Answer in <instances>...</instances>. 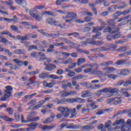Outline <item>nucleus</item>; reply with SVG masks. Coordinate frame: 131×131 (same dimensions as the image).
Segmentation results:
<instances>
[{
	"mask_svg": "<svg viewBox=\"0 0 131 131\" xmlns=\"http://www.w3.org/2000/svg\"><path fill=\"white\" fill-rule=\"evenodd\" d=\"M121 131H130V129L128 127H126V125H123Z\"/></svg>",
	"mask_w": 131,
	"mask_h": 131,
	"instance_id": "59",
	"label": "nucleus"
},
{
	"mask_svg": "<svg viewBox=\"0 0 131 131\" xmlns=\"http://www.w3.org/2000/svg\"><path fill=\"white\" fill-rule=\"evenodd\" d=\"M127 41H128V40L127 39H125L124 40H119L116 41L115 43H116L117 45H119L122 43H125V42H127Z\"/></svg>",
	"mask_w": 131,
	"mask_h": 131,
	"instance_id": "45",
	"label": "nucleus"
},
{
	"mask_svg": "<svg viewBox=\"0 0 131 131\" xmlns=\"http://www.w3.org/2000/svg\"><path fill=\"white\" fill-rule=\"evenodd\" d=\"M61 35V32L59 31L57 32V33H52V37H59Z\"/></svg>",
	"mask_w": 131,
	"mask_h": 131,
	"instance_id": "54",
	"label": "nucleus"
},
{
	"mask_svg": "<svg viewBox=\"0 0 131 131\" xmlns=\"http://www.w3.org/2000/svg\"><path fill=\"white\" fill-rule=\"evenodd\" d=\"M38 120H39V117L37 116L35 117L32 118V119H30L29 120V122H32L33 121H37Z\"/></svg>",
	"mask_w": 131,
	"mask_h": 131,
	"instance_id": "46",
	"label": "nucleus"
},
{
	"mask_svg": "<svg viewBox=\"0 0 131 131\" xmlns=\"http://www.w3.org/2000/svg\"><path fill=\"white\" fill-rule=\"evenodd\" d=\"M77 14L75 12H69L66 15V17H63V19H76Z\"/></svg>",
	"mask_w": 131,
	"mask_h": 131,
	"instance_id": "8",
	"label": "nucleus"
},
{
	"mask_svg": "<svg viewBox=\"0 0 131 131\" xmlns=\"http://www.w3.org/2000/svg\"><path fill=\"white\" fill-rule=\"evenodd\" d=\"M5 89L6 90H4V96L1 98V101H7V99L12 96L11 91H13V88L11 86L7 85Z\"/></svg>",
	"mask_w": 131,
	"mask_h": 131,
	"instance_id": "2",
	"label": "nucleus"
},
{
	"mask_svg": "<svg viewBox=\"0 0 131 131\" xmlns=\"http://www.w3.org/2000/svg\"><path fill=\"white\" fill-rule=\"evenodd\" d=\"M16 3H17L18 5H21L22 7H26V5L27 4L26 2H23L24 0H15Z\"/></svg>",
	"mask_w": 131,
	"mask_h": 131,
	"instance_id": "27",
	"label": "nucleus"
},
{
	"mask_svg": "<svg viewBox=\"0 0 131 131\" xmlns=\"http://www.w3.org/2000/svg\"><path fill=\"white\" fill-rule=\"evenodd\" d=\"M129 84H131V80L129 79L126 80L125 81H124L123 86H128Z\"/></svg>",
	"mask_w": 131,
	"mask_h": 131,
	"instance_id": "42",
	"label": "nucleus"
},
{
	"mask_svg": "<svg viewBox=\"0 0 131 131\" xmlns=\"http://www.w3.org/2000/svg\"><path fill=\"white\" fill-rule=\"evenodd\" d=\"M84 100L80 98H78L77 99H75V103H83Z\"/></svg>",
	"mask_w": 131,
	"mask_h": 131,
	"instance_id": "60",
	"label": "nucleus"
},
{
	"mask_svg": "<svg viewBox=\"0 0 131 131\" xmlns=\"http://www.w3.org/2000/svg\"><path fill=\"white\" fill-rule=\"evenodd\" d=\"M124 63H125V60H118L116 64H117V65H122L124 64Z\"/></svg>",
	"mask_w": 131,
	"mask_h": 131,
	"instance_id": "61",
	"label": "nucleus"
},
{
	"mask_svg": "<svg viewBox=\"0 0 131 131\" xmlns=\"http://www.w3.org/2000/svg\"><path fill=\"white\" fill-rule=\"evenodd\" d=\"M113 64V61H107L104 62H101L99 63V66H101V67H108V66H110V65H112Z\"/></svg>",
	"mask_w": 131,
	"mask_h": 131,
	"instance_id": "10",
	"label": "nucleus"
},
{
	"mask_svg": "<svg viewBox=\"0 0 131 131\" xmlns=\"http://www.w3.org/2000/svg\"><path fill=\"white\" fill-rule=\"evenodd\" d=\"M93 93H91L89 91H85L81 93V98H88L89 97H92Z\"/></svg>",
	"mask_w": 131,
	"mask_h": 131,
	"instance_id": "9",
	"label": "nucleus"
},
{
	"mask_svg": "<svg viewBox=\"0 0 131 131\" xmlns=\"http://www.w3.org/2000/svg\"><path fill=\"white\" fill-rule=\"evenodd\" d=\"M16 38L18 39V40H27L26 34L25 36L17 35L16 36Z\"/></svg>",
	"mask_w": 131,
	"mask_h": 131,
	"instance_id": "31",
	"label": "nucleus"
},
{
	"mask_svg": "<svg viewBox=\"0 0 131 131\" xmlns=\"http://www.w3.org/2000/svg\"><path fill=\"white\" fill-rule=\"evenodd\" d=\"M43 15H45V12L40 13L38 11H36V14H35L32 17L37 21H41V20H42Z\"/></svg>",
	"mask_w": 131,
	"mask_h": 131,
	"instance_id": "4",
	"label": "nucleus"
},
{
	"mask_svg": "<svg viewBox=\"0 0 131 131\" xmlns=\"http://www.w3.org/2000/svg\"><path fill=\"white\" fill-rule=\"evenodd\" d=\"M109 51V48L105 47L97 48V52H107Z\"/></svg>",
	"mask_w": 131,
	"mask_h": 131,
	"instance_id": "22",
	"label": "nucleus"
},
{
	"mask_svg": "<svg viewBox=\"0 0 131 131\" xmlns=\"http://www.w3.org/2000/svg\"><path fill=\"white\" fill-rule=\"evenodd\" d=\"M60 96L62 98L64 97H68V92L65 91H62L59 92Z\"/></svg>",
	"mask_w": 131,
	"mask_h": 131,
	"instance_id": "33",
	"label": "nucleus"
},
{
	"mask_svg": "<svg viewBox=\"0 0 131 131\" xmlns=\"http://www.w3.org/2000/svg\"><path fill=\"white\" fill-rule=\"evenodd\" d=\"M36 12H37V11H36V10L35 9H34V8L31 9L30 10V16H31V17H33V16H34L35 14H36Z\"/></svg>",
	"mask_w": 131,
	"mask_h": 131,
	"instance_id": "39",
	"label": "nucleus"
},
{
	"mask_svg": "<svg viewBox=\"0 0 131 131\" xmlns=\"http://www.w3.org/2000/svg\"><path fill=\"white\" fill-rule=\"evenodd\" d=\"M62 64H65L66 65H67V64H70V63H73V60H72V58H69L68 59L63 61L61 62Z\"/></svg>",
	"mask_w": 131,
	"mask_h": 131,
	"instance_id": "29",
	"label": "nucleus"
},
{
	"mask_svg": "<svg viewBox=\"0 0 131 131\" xmlns=\"http://www.w3.org/2000/svg\"><path fill=\"white\" fill-rule=\"evenodd\" d=\"M27 40H28L29 38H37V35L33 33L26 34Z\"/></svg>",
	"mask_w": 131,
	"mask_h": 131,
	"instance_id": "18",
	"label": "nucleus"
},
{
	"mask_svg": "<svg viewBox=\"0 0 131 131\" xmlns=\"http://www.w3.org/2000/svg\"><path fill=\"white\" fill-rule=\"evenodd\" d=\"M42 35H44V36H46V37H49V38L52 37V33L49 34L44 32V33H42Z\"/></svg>",
	"mask_w": 131,
	"mask_h": 131,
	"instance_id": "56",
	"label": "nucleus"
},
{
	"mask_svg": "<svg viewBox=\"0 0 131 131\" xmlns=\"http://www.w3.org/2000/svg\"><path fill=\"white\" fill-rule=\"evenodd\" d=\"M111 124H112V122L111 121L108 120L107 121L105 124V127L109 129L110 131L113 130V128L111 127Z\"/></svg>",
	"mask_w": 131,
	"mask_h": 131,
	"instance_id": "14",
	"label": "nucleus"
},
{
	"mask_svg": "<svg viewBox=\"0 0 131 131\" xmlns=\"http://www.w3.org/2000/svg\"><path fill=\"white\" fill-rule=\"evenodd\" d=\"M108 92L111 94H115V93H118L119 90L118 88H108Z\"/></svg>",
	"mask_w": 131,
	"mask_h": 131,
	"instance_id": "23",
	"label": "nucleus"
},
{
	"mask_svg": "<svg viewBox=\"0 0 131 131\" xmlns=\"http://www.w3.org/2000/svg\"><path fill=\"white\" fill-rule=\"evenodd\" d=\"M3 119V120H6V121H10V122H12V121H14V119L12 118H9L7 116H4Z\"/></svg>",
	"mask_w": 131,
	"mask_h": 131,
	"instance_id": "48",
	"label": "nucleus"
},
{
	"mask_svg": "<svg viewBox=\"0 0 131 131\" xmlns=\"http://www.w3.org/2000/svg\"><path fill=\"white\" fill-rule=\"evenodd\" d=\"M68 128H71L72 129H78L79 128V126L74 125L73 124H70L69 126H68Z\"/></svg>",
	"mask_w": 131,
	"mask_h": 131,
	"instance_id": "36",
	"label": "nucleus"
},
{
	"mask_svg": "<svg viewBox=\"0 0 131 131\" xmlns=\"http://www.w3.org/2000/svg\"><path fill=\"white\" fill-rule=\"evenodd\" d=\"M66 102H68V103H75V98H69L66 99Z\"/></svg>",
	"mask_w": 131,
	"mask_h": 131,
	"instance_id": "47",
	"label": "nucleus"
},
{
	"mask_svg": "<svg viewBox=\"0 0 131 131\" xmlns=\"http://www.w3.org/2000/svg\"><path fill=\"white\" fill-rule=\"evenodd\" d=\"M33 49L38 50V49L37 48V46H36V45H32L29 48V51H32Z\"/></svg>",
	"mask_w": 131,
	"mask_h": 131,
	"instance_id": "62",
	"label": "nucleus"
},
{
	"mask_svg": "<svg viewBox=\"0 0 131 131\" xmlns=\"http://www.w3.org/2000/svg\"><path fill=\"white\" fill-rule=\"evenodd\" d=\"M14 117L17 121H19L20 120V114L18 112L15 113Z\"/></svg>",
	"mask_w": 131,
	"mask_h": 131,
	"instance_id": "49",
	"label": "nucleus"
},
{
	"mask_svg": "<svg viewBox=\"0 0 131 131\" xmlns=\"http://www.w3.org/2000/svg\"><path fill=\"white\" fill-rule=\"evenodd\" d=\"M53 43L54 46H55V47H63V46H64V42H61V43L53 42Z\"/></svg>",
	"mask_w": 131,
	"mask_h": 131,
	"instance_id": "58",
	"label": "nucleus"
},
{
	"mask_svg": "<svg viewBox=\"0 0 131 131\" xmlns=\"http://www.w3.org/2000/svg\"><path fill=\"white\" fill-rule=\"evenodd\" d=\"M14 53L15 54H25V50L24 49H17L14 51Z\"/></svg>",
	"mask_w": 131,
	"mask_h": 131,
	"instance_id": "30",
	"label": "nucleus"
},
{
	"mask_svg": "<svg viewBox=\"0 0 131 131\" xmlns=\"http://www.w3.org/2000/svg\"><path fill=\"white\" fill-rule=\"evenodd\" d=\"M101 74L104 75V76H108L109 74L111 73H114L115 71H116V69L114 68L113 67H107L105 68H103L102 69Z\"/></svg>",
	"mask_w": 131,
	"mask_h": 131,
	"instance_id": "3",
	"label": "nucleus"
},
{
	"mask_svg": "<svg viewBox=\"0 0 131 131\" xmlns=\"http://www.w3.org/2000/svg\"><path fill=\"white\" fill-rule=\"evenodd\" d=\"M72 84L73 86L75 87V89L78 91L79 90V85L77 84V82L76 81H72Z\"/></svg>",
	"mask_w": 131,
	"mask_h": 131,
	"instance_id": "37",
	"label": "nucleus"
},
{
	"mask_svg": "<svg viewBox=\"0 0 131 131\" xmlns=\"http://www.w3.org/2000/svg\"><path fill=\"white\" fill-rule=\"evenodd\" d=\"M36 58L38 61H43V60H47V57L45 53L41 52H39L37 54Z\"/></svg>",
	"mask_w": 131,
	"mask_h": 131,
	"instance_id": "6",
	"label": "nucleus"
},
{
	"mask_svg": "<svg viewBox=\"0 0 131 131\" xmlns=\"http://www.w3.org/2000/svg\"><path fill=\"white\" fill-rule=\"evenodd\" d=\"M1 33V35H8V36H9L10 38H13V39H15V36H13V35H12L10 31L8 30L3 31Z\"/></svg>",
	"mask_w": 131,
	"mask_h": 131,
	"instance_id": "11",
	"label": "nucleus"
},
{
	"mask_svg": "<svg viewBox=\"0 0 131 131\" xmlns=\"http://www.w3.org/2000/svg\"><path fill=\"white\" fill-rule=\"evenodd\" d=\"M76 94H77V91H71L68 92V96H73L76 95Z\"/></svg>",
	"mask_w": 131,
	"mask_h": 131,
	"instance_id": "55",
	"label": "nucleus"
},
{
	"mask_svg": "<svg viewBox=\"0 0 131 131\" xmlns=\"http://www.w3.org/2000/svg\"><path fill=\"white\" fill-rule=\"evenodd\" d=\"M82 11L80 12L82 15H87L88 12H89V10L86 9L85 8H82Z\"/></svg>",
	"mask_w": 131,
	"mask_h": 131,
	"instance_id": "57",
	"label": "nucleus"
},
{
	"mask_svg": "<svg viewBox=\"0 0 131 131\" xmlns=\"http://www.w3.org/2000/svg\"><path fill=\"white\" fill-rule=\"evenodd\" d=\"M55 126V125H45L41 128L42 130H51V129H53Z\"/></svg>",
	"mask_w": 131,
	"mask_h": 131,
	"instance_id": "16",
	"label": "nucleus"
},
{
	"mask_svg": "<svg viewBox=\"0 0 131 131\" xmlns=\"http://www.w3.org/2000/svg\"><path fill=\"white\" fill-rule=\"evenodd\" d=\"M59 39L62 41L65 42L66 43H68L69 45H74V43L73 41H71L68 39H66V38L60 37L59 38Z\"/></svg>",
	"mask_w": 131,
	"mask_h": 131,
	"instance_id": "15",
	"label": "nucleus"
},
{
	"mask_svg": "<svg viewBox=\"0 0 131 131\" xmlns=\"http://www.w3.org/2000/svg\"><path fill=\"white\" fill-rule=\"evenodd\" d=\"M118 97L111 98L106 100L107 104H111L113 101L116 100Z\"/></svg>",
	"mask_w": 131,
	"mask_h": 131,
	"instance_id": "50",
	"label": "nucleus"
},
{
	"mask_svg": "<svg viewBox=\"0 0 131 131\" xmlns=\"http://www.w3.org/2000/svg\"><path fill=\"white\" fill-rule=\"evenodd\" d=\"M6 111L9 113V114L12 115L13 114L14 111L13 110V108L11 107L7 108L6 109Z\"/></svg>",
	"mask_w": 131,
	"mask_h": 131,
	"instance_id": "63",
	"label": "nucleus"
},
{
	"mask_svg": "<svg viewBox=\"0 0 131 131\" xmlns=\"http://www.w3.org/2000/svg\"><path fill=\"white\" fill-rule=\"evenodd\" d=\"M46 22L50 25H55L57 23V20L55 18H48L47 19Z\"/></svg>",
	"mask_w": 131,
	"mask_h": 131,
	"instance_id": "12",
	"label": "nucleus"
},
{
	"mask_svg": "<svg viewBox=\"0 0 131 131\" xmlns=\"http://www.w3.org/2000/svg\"><path fill=\"white\" fill-rule=\"evenodd\" d=\"M121 36V34L120 33H117L116 34L114 35H108L106 37L107 40L111 41L112 39H117Z\"/></svg>",
	"mask_w": 131,
	"mask_h": 131,
	"instance_id": "7",
	"label": "nucleus"
},
{
	"mask_svg": "<svg viewBox=\"0 0 131 131\" xmlns=\"http://www.w3.org/2000/svg\"><path fill=\"white\" fill-rule=\"evenodd\" d=\"M107 77L111 79H116L117 78L118 76L117 75L113 74H109L107 76Z\"/></svg>",
	"mask_w": 131,
	"mask_h": 131,
	"instance_id": "40",
	"label": "nucleus"
},
{
	"mask_svg": "<svg viewBox=\"0 0 131 131\" xmlns=\"http://www.w3.org/2000/svg\"><path fill=\"white\" fill-rule=\"evenodd\" d=\"M90 111V108H82L81 110V113L83 114H88L89 113Z\"/></svg>",
	"mask_w": 131,
	"mask_h": 131,
	"instance_id": "44",
	"label": "nucleus"
},
{
	"mask_svg": "<svg viewBox=\"0 0 131 131\" xmlns=\"http://www.w3.org/2000/svg\"><path fill=\"white\" fill-rule=\"evenodd\" d=\"M107 22L111 25V26L113 27L115 26V24L117 23L115 19H107Z\"/></svg>",
	"mask_w": 131,
	"mask_h": 131,
	"instance_id": "25",
	"label": "nucleus"
},
{
	"mask_svg": "<svg viewBox=\"0 0 131 131\" xmlns=\"http://www.w3.org/2000/svg\"><path fill=\"white\" fill-rule=\"evenodd\" d=\"M122 92V94L126 97V98H129V97H130V95L128 92H123V91H128L127 89H123L121 90Z\"/></svg>",
	"mask_w": 131,
	"mask_h": 131,
	"instance_id": "35",
	"label": "nucleus"
},
{
	"mask_svg": "<svg viewBox=\"0 0 131 131\" xmlns=\"http://www.w3.org/2000/svg\"><path fill=\"white\" fill-rule=\"evenodd\" d=\"M118 51L119 52H125L126 51H127V47L122 46L118 49Z\"/></svg>",
	"mask_w": 131,
	"mask_h": 131,
	"instance_id": "38",
	"label": "nucleus"
},
{
	"mask_svg": "<svg viewBox=\"0 0 131 131\" xmlns=\"http://www.w3.org/2000/svg\"><path fill=\"white\" fill-rule=\"evenodd\" d=\"M63 3H66V1L65 0H57L56 1L57 6H61V4Z\"/></svg>",
	"mask_w": 131,
	"mask_h": 131,
	"instance_id": "52",
	"label": "nucleus"
},
{
	"mask_svg": "<svg viewBox=\"0 0 131 131\" xmlns=\"http://www.w3.org/2000/svg\"><path fill=\"white\" fill-rule=\"evenodd\" d=\"M38 125V123H31L27 125V126H29L26 128L27 131H33L35 128H36V126Z\"/></svg>",
	"mask_w": 131,
	"mask_h": 131,
	"instance_id": "5",
	"label": "nucleus"
},
{
	"mask_svg": "<svg viewBox=\"0 0 131 131\" xmlns=\"http://www.w3.org/2000/svg\"><path fill=\"white\" fill-rule=\"evenodd\" d=\"M130 72L128 70H122L120 72V75H128Z\"/></svg>",
	"mask_w": 131,
	"mask_h": 131,
	"instance_id": "20",
	"label": "nucleus"
},
{
	"mask_svg": "<svg viewBox=\"0 0 131 131\" xmlns=\"http://www.w3.org/2000/svg\"><path fill=\"white\" fill-rule=\"evenodd\" d=\"M85 62V58H79L78 59L77 61V66H80L82 63H84Z\"/></svg>",
	"mask_w": 131,
	"mask_h": 131,
	"instance_id": "21",
	"label": "nucleus"
},
{
	"mask_svg": "<svg viewBox=\"0 0 131 131\" xmlns=\"http://www.w3.org/2000/svg\"><path fill=\"white\" fill-rule=\"evenodd\" d=\"M94 128H95V126L92 125H86L81 127V129H86V130H90V129H93Z\"/></svg>",
	"mask_w": 131,
	"mask_h": 131,
	"instance_id": "24",
	"label": "nucleus"
},
{
	"mask_svg": "<svg viewBox=\"0 0 131 131\" xmlns=\"http://www.w3.org/2000/svg\"><path fill=\"white\" fill-rule=\"evenodd\" d=\"M92 75H100L102 74V72L98 70V67H96L95 69L91 71Z\"/></svg>",
	"mask_w": 131,
	"mask_h": 131,
	"instance_id": "13",
	"label": "nucleus"
},
{
	"mask_svg": "<svg viewBox=\"0 0 131 131\" xmlns=\"http://www.w3.org/2000/svg\"><path fill=\"white\" fill-rule=\"evenodd\" d=\"M109 92V88H104L103 89H101L100 90H98L97 91V93L98 94H102V93H104V94H106Z\"/></svg>",
	"mask_w": 131,
	"mask_h": 131,
	"instance_id": "32",
	"label": "nucleus"
},
{
	"mask_svg": "<svg viewBox=\"0 0 131 131\" xmlns=\"http://www.w3.org/2000/svg\"><path fill=\"white\" fill-rule=\"evenodd\" d=\"M13 62L15 63V64H17L18 65V66H21V65H23V61L20 60V59H14Z\"/></svg>",
	"mask_w": 131,
	"mask_h": 131,
	"instance_id": "28",
	"label": "nucleus"
},
{
	"mask_svg": "<svg viewBox=\"0 0 131 131\" xmlns=\"http://www.w3.org/2000/svg\"><path fill=\"white\" fill-rule=\"evenodd\" d=\"M117 98L118 100L114 101V105H118V104H120V103L122 102V100L120 99V97H117Z\"/></svg>",
	"mask_w": 131,
	"mask_h": 131,
	"instance_id": "53",
	"label": "nucleus"
},
{
	"mask_svg": "<svg viewBox=\"0 0 131 131\" xmlns=\"http://www.w3.org/2000/svg\"><path fill=\"white\" fill-rule=\"evenodd\" d=\"M124 120L119 119L118 120H116L114 123H113V126H115L116 125H118V124H120L121 123H124Z\"/></svg>",
	"mask_w": 131,
	"mask_h": 131,
	"instance_id": "17",
	"label": "nucleus"
},
{
	"mask_svg": "<svg viewBox=\"0 0 131 131\" xmlns=\"http://www.w3.org/2000/svg\"><path fill=\"white\" fill-rule=\"evenodd\" d=\"M103 32H109L111 33H114V31H112V28L110 27H106L104 30Z\"/></svg>",
	"mask_w": 131,
	"mask_h": 131,
	"instance_id": "34",
	"label": "nucleus"
},
{
	"mask_svg": "<svg viewBox=\"0 0 131 131\" xmlns=\"http://www.w3.org/2000/svg\"><path fill=\"white\" fill-rule=\"evenodd\" d=\"M101 30H103V28H100L99 26L94 27L92 32H94V33H97L99 31H101Z\"/></svg>",
	"mask_w": 131,
	"mask_h": 131,
	"instance_id": "26",
	"label": "nucleus"
},
{
	"mask_svg": "<svg viewBox=\"0 0 131 131\" xmlns=\"http://www.w3.org/2000/svg\"><path fill=\"white\" fill-rule=\"evenodd\" d=\"M130 12H131V8H129V9L124 10L123 12V15H127V14H129V13Z\"/></svg>",
	"mask_w": 131,
	"mask_h": 131,
	"instance_id": "64",
	"label": "nucleus"
},
{
	"mask_svg": "<svg viewBox=\"0 0 131 131\" xmlns=\"http://www.w3.org/2000/svg\"><path fill=\"white\" fill-rule=\"evenodd\" d=\"M55 26H57L58 27H60V28H63L65 27L64 24H60L59 21H56V24H55Z\"/></svg>",
	"mask_w": 131,
	"mask_h": 131,
	"instance_id": "43",
	"label": "nucleus"
},
{
	"mask_svg": "<svg viewBox=\"0 0 131 131\" xmlns=\"http://www.w3.org/2000/svg\"><path fill=\"white\" fill-rule=\"evenodd\" d=\"M67 75L69 77H73L74 76H75V73L74 71H70L68 73Z\"/></svg>",
	"mask_w": 131,
	"mask_h": 131,
	"instance_id": "51",
	"label": "nucleus"
},
{
	"mask_svg": "<svg viewBox=\"0 0 131 131\" xmlns=\"http://www.w3.org/2000/svg\"><path fill=\"white\" fill-rule=\"evenodd\" d=\"M58 111L60 113H63L64 117L69 116V115L71 113V118H73L77 115V112H76V108H69L68 107H64L62 106H59L58 108Z\"/></svg>",
	"mask_w": 131,
	"mask_h": 131,
	"instance_id": "1",
	"label": "nucleus"
},
{
	"mask_svg": "<svg viewBox=\"0 0 131 131\" xmlns=\"http://www.w3.org/2000/svg\"><path fill=\"white\" fill-rule=\"evenodd\" d=\"M39 78L41 79H45V78H48L49 77V73H41L39 75Z\"/></svg>",
	"mask_w": 131,
	"mask_h": 131,
	"instance_id": "19",
	"label": "nucleus"
},
{
	"mask_svg": "<svg viewBox=\"0 0 131 131\" xmlns=\"http://www.w3.org/2000/svg\"><path fill=\"white\" fill-rule=\"evenodd\" d=\"M126 7H127V5L125 4V2H123L120 4V6L118 7V9H124V8H126Z\"/></svg>",
	"mask_w": 131,
	"mask_h": 131,
	"instance_id": "41",
	"label": "nucleus"
}]
</instances>
